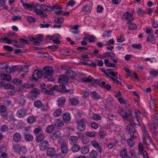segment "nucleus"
I'll return each mask as SVG.
<instances>
[{
    "mask_svg": "<svg viewBox=\"0 0 158 158\" xmlns=\"http://www.w3.org/2000/svg\"><path fill=\"white\" fill-rule=\"evenodd\" d=\"M43 73L45 75L44 78H46L50 81H52L54 80L53 77V68L49 66H44L43 68Z\"/></svg>",
    "mask_w": 158,
    "mask_h": 158,
    "instance_id": "f257e3e1",
    "label": "nucleus"
},
{
    "mask_svg": "<svg viewBox=\"0 0 158 158\" xmlns=\"http://www.w3.org/2000/svg\"><path fill=\"white\" fill-rule=\"evenodd\" d=\"M77 128L80 131H84L86 128L85 124L88 123L87 121L85 119H81L77 121Z\"/></svg>",
    "mask_w": 158,
    "mask_h": 158,
    "instance_id": "f03ea898",
    "label": "nucleus"
},
{
    "mask_svg": "<svg viewBox=\"0 0 158 158\" xmlns=\"http://www.w3.org/2000/svg\"><path fill=\"white\" fill-rule=\"evenodd\" d=\"M153 123L151 124L150 126L154 133V136H156L157 133L156 126H158V118L156 116L153 118Z\"/></svg>",
    "mask_w": 158,
    "mask_h": 158,
    "instance_id": "7ed1b4c3",
    "label": "nucleus"
},
{
    "mask_svg": "<svg viewBox=\"0 0 158 158\" xmlns=\"http://www.w3.org/2000/svg\"><path fill=\"white\" fill-rule=\"evenodd\" d=\"M43 75V71L42 70H34L32 75V78L33 80L37 81V80L40 78Z\"/></svg>",
    "mask_w": 158,
    "mask_h": 158,
    "instance_id": "20e7f679",
    "label": "nucleus"
},
{
    "mask_svg": "<svg viewBox=\"0 0 158 158\" xmlns=\"http://www.w3.org/2000/svg\"><path fill=\"white\" fill-rule=\"evenodd\" d=\"M143 142L147 145H149L150 143H152V140L149 135L147 131H145L143 134Z\"/></svg>",
    "mask_w": 158,
    "mask_h": 158,
    "instance_id": "39448f33",
    "label": "nucleus"
},
{
    "mask_svg": "<svg viewBox=\"0 0 158 158\" xmlns=\"http://www.w3.org/2000/svg\"><path fill=\"white\" fill-rule=\"evenodd\" d=\"M65 88V86L63 84L61 85L60 84L59 86L57 85H54V86L52 87V89L54 90H56L57 91L59 92H68L69 90L66 89H64Z\"/></svg>",
    "mask_w": 158,
    "mask_h": 158,
    "instance_id": "423d86ee",
    "label": "nucleus"
},
{
    "mask_svg": "<svg viewBox=\"0 0 158 158\" xmlns=\"http://www.w3.org/2000/svg\"><path fill=\"white\" fill-rule=\"evenodd\" d=\"M122 117L123 119L131 121L132 118V111L130 110L127 112H124V113H122Z\"/></svg>",
    "mask_w": 158,
    "mask_h": 158,
    "instance_id": "0eeeda50",
    "label": "nucleus"
},
{
    "mask_svg": "<svg viewBox=\"0 0 158 158\" xmlns=\"http://www.w3.org/2000/svg\"><path fill=\"white\" fill-rule=\"evenodd\" d=\"M49 146L48 142L47 140H44L41 142L40 144L39 148L42 151H44L48 149Z\"/></svg>",
    "mask_w": 158,
    "mask_h": 158,
    "instance_id": "6e6552de",
    "label": "nucleus"
},
{
    "mask_svg": "<svg viewBox=\"0 0 158 158\" xmlns=\"http://www.w3.org/2000/svg\"><path fill=\"white\" fill-rule=\"evenodd\" d=\"M46 85L44 84H43L40 85L42 89V92L45 93L47 94H53V90H54L52 89V87L50 88L49 89H47L44 88V86Z\"/></svg>",
    "mask_w": 158,
    "mask_h": 158,
    "instance_id": "1a4fd4ad",
    "label": "nucleus"
},
{
    "mask_svg": "<svg viewBox=\"0 0 158 158\" xmlns=\"http://www.w3.org/2000/svg\"><path fill=\"white\" fill-rule=\"evenodd\" d=\"M68 78L67 76L64 75H61L59 77L58 80L60 84H65L68 82Z\"/></svg>",
    "mask_w": 158,
    "mask_h": 158,
    "instance_id": "9d476101",
    "label": "nucleus"
},
{
    "mask_svg": "<svg viewBox=\"0 0 158 158\" xmlns=\"http://www.w3.org/2000/svg\"><path fill=\"white\" fill-rule=\"evenodd\" d=\"M126 131L129 134H134L136 132V130L132 125L128 124L126 128Z\"/></svg>",
    "mask_w": 158,
    "mask_h": 158,
    "instance_id": "9b49d317",
    "label": "nucleus"
},
{
    "mask_svg": "<svg viewBox=\"0 0 158 158\" xmlns=\"http://www.w3.org/2000/svg\"><path fill=\"white\" fill-rule=\"evenodd\" d=\"M27 67L24 66L23 67L20 66L19 65L13 66L12 67V72H15L16 71L19 72H24L23 70L26 69H27Z\"/></svg>",
    "mask_w": 158,
    "mask_h": 158,
    "instance_id": "f8f14e48",
    "label": "nucleus"
},
{
    "mask_svg": "<svg viewBox=\"0 0 158 158\" xmlns=\"http://www.w3.org/2000/svg\"><path fill=\"white\" fill-rule=\"evenodd\" d=\"M27 112L25 109L18 110L17 112V115L19 118H22L26 115Z\"/></svg>",
    "mask_w": 158,
    "mask_h": 158,
    "instance_id": "ddd939ff",
    "label": "nucleus"
},
{
    "mask_svg": "<svg viewBox=\"0 0 158 158\" xmlns=\"http://www.w3.org/2000/svg\"><path fill=\"white\" fill-rule=\"evenodd\" d=\"M66 100L64 97H61L57 101V105L59 107H62L65 104Z\"/></svg>",
    "mask_w": 158,
    "mask_h": 158,
    "instance_id": "4468645a",
    "label": "nucleus"
},
{
    "mask_svg": "<svg viewBox=\"0 0 158 158\" xmlns=\"http://www.w3.org/2000/svg\"><path fill=\"white\" fill-rule=\"evenodd\" d=\"M56 150L53 147H50L47 149V155L49 157L54 156L56 154Z\"/></svg>",
    "mask_w": 158,
    "mask_h": 158,
    "instance_id": "2eb2a0df",
    "label": "nucleus"
},
{
    "mask_svg": "<svg viewBox=\"0 0 158 158\" xmlns=\"http://www.w3.org/2000/svg\"><path fill=\"white\" fill-rule=\"evenodd\" d=\"M124 16L126 19L127 20V23H130L132 22L133 19H132V15L128 11L124 14Z\"/></svg>",
    "mask_w": 158,
    "mask_h": 158,
    "instance_id": "dca6fc26",
    "label": "nucleus"
},
{
    "mask_svg": "<svg viewBox=\"0 0 158 158\" xmlns=\"http://www.w3.org/2000/svg\"><path fill=\"white\" fill-rule=\"evenodd\" d=\"M13 138L15 142L18 143L21 140V135L19 133L16 132L13 135Z\"/></svg>",
    "mask_w": 158,
    "mask_h": 158,
    "instance_id": "f3484780",
    "label": "nucleus"
},
{
    "mask_svg": "<svg viewBox=\"0 0 158 158\" xmlns=\"http://www.w3.org/2000/svg\"><path fill=\"white\" fill-rule=\"evenodd\" d=\"M66 75L71 79H74L76 76L75 72L72 70H68L66 72Z\"/></svg>",
    "mask_w": 158,
    "mask_h": 158,
    "instance_id": "a211bd4d",
    "label": "nucleus"
},
{
    "mask_svg": "<svg viewBox=\"0 0 158 158\" xmlns=\"http://www.w3.org/2000/svg\"><path fill=\"white\" fill-rule=\"evenodd\" d=\"M54 39L53 40V42L55 44H59L60 43V41L59 40L60 35L57 33H55L53 35Z\"/></svg>",
    "mask_w": 158,
    "mask_h": 158,
    "instance_id": "6ab92c4d",
    "label": "nucleus"
},
{
    "mask_svg": "<svg viewBox=\"0 0 158 158\" xmlns=\"http://www.w3.org/2000/svg\"><path fill=\"white\" fill-rule=\"evenodd\" d=\"M17 100L19 104L21 106H24L26 102V100L23 96H19Z\"/></svg>",
    "mask_w": 158,
    "mask_h": 158,
    "instance_id": "aec40b11",
    "label": "nucleus"
},
{
    "mask_svg": "<svg viewBox=\"0 0 158 158\" xmlns=\"http://www.w3.org/2000/svg\"><path fill=\"white\" fill-rule=\"evenodd\" d=\"M62 118L65 122L69 121L71 119L70 115L69 113H65L63 114Z\"/></svg>",
    "mask_w": 158,
    "mask_h": 158,
    "instance_id": "412c9836",
    "label": "nucleus"
},
{
    "mask_svg": "<svg viewBox=\"0 0 158 158\" xmlns=\"http://www.w3.org/2000/svg\"><path fill=\"white\" fill-rule=\"evenodd\" d=\"M61 152L63 154H65L67 152L68 147L66 143H63L61 144Z\"/></svg>",
    "mask_w": 158,
    "mask_h": 158,
    "instance_id": "4be33fe9",
    "label": "nucleus"
},
{
    "mask_svg": "<svg viewBox=\"0 0 158 158\" xmlns=\"http://www.w3.org/2000/svg\"><path fill=\"white\" fill-rule=\"evenodd\" d=\"M78 140V137L77 136H72L69 137V141L71 144H74L77 143Z\"/></svg>",
    "mask_w": 158,
    "mask_h": 158,
    "instance_id": "5701e85b",
    "label": "nucleus"
},
{
    "mask_svg": "<svg viewBox=\"0 0 158 158\" xmlns=\"http://www.w3.org/2000/svg\"><path fill=\"white\" fill-rule=\"evenodd\" d=\"M44 138V134L43 133H41L36 136L35 139L37 142L39 143L43 140Z\"/></svg>",
    "mask_w": 158,
    "mask_h": 158,
    "instance_id": "b1692460",
    "label": "nucleus"
},
{
    "mask_svg": "<svg viewBox=\"0 0 158 158\" xmlns=\"http://www.w3.org/2000/svg\"><path fill=\"white\" fill-rule=\"evenodd\" d=\"M90 96L92 98L95 99H98L101 98V97L96 91H93L91 92Z\"/></svg>",
    "mask_w": 158,
    "mask_h": 158,
    "instance_id": "393cba45",
    "label": "nucleus"
},
{
    "mask_svg": "<svg viewBox=\"0 0 158 158\" xmlns=\"http://www.w3.org/2000/svg\"><path fill=\"white\" fill-rule=\"evenodd\" d=\"M25 139L28 142H32L34 139V137L32 135L30 134H26L25 136Z\"/></svg>",
    "mask_w": 158,
    "mask_h": 158,
    "instance_id": "a878e982",
    "label": "nucleus"
},
{
    "mask_svg": "<svg viewBox=\"0 0 158 158\" xmlns=\"http://www.w3.org/2000/svg\"><path fill=\"white\" fill-rule=\"evenodd\" d=\"M54 130V126L53 125H50L47 127L45 131L48 134L52 133Z\"/></svg>",
    "mask_w": 158,
    "mask_h": 158,
    "instance_id": "bb28decb",
    "label": "nucleus"
},
{
    "mask_svg": "<svg viewBox=\"0 0 158 158\" xmlns=\"http://www.w3.org/2000/svg\"><path fill=\"white\" fill-rule=\"evenodd\" d=\"M2 79L7 81H9L11 80V77L10 74H3L2 75Z\"/></svg>",
    "mask_w": 158,
    "mask_h": 158,
    "instance_id": "cd10ccee",
    "label": "nucleus"
},
{
    "mask_svg": "<svg viewBox=\"0 0 158 158\" xmlns=\"http://www.w3.org/2000/svg\"><path fill=\"white\" fill-rule=\"evenodd\" d=\"M41 7L43 10L45 11H51L52 10V6H48L44 4L41 5Z\"/></svg>",
    "mask_w": 158,
    "mask_h": 158,
    "instance_id": "c85d7f7f",
    "label": "nucleus"
},
{
    "mask_svg": "<svg viewBox=\"0 0 158 158\" xmlns=\"http://www.w3.org/2000/svg\"><path fill=\"white\" fill-rule=\"evenodd\" d=\"M36 117L33 116H30L27 118V121L29 123H33L36 121Z\"/></svg>",
    "mask_w": 158,
    "mask_h": 158,
    "instance_id": "c756f323",
    "label": "nucleus"
},
{
    "mask_svg": "<svg viewBox=\"0 0 158 158\" xmlns=\"http://www.w3.org/2000/svg\"><path fill=\"white\" fill-rule=\"evenodd\" d=\"M82 82H91L93 81V79L91 76L89 75L88 77H85L82 78L81 80Z\"/></svg>",
    "mask_w": 158,
    "mask_h": 158,
    "instance_id": "7c9ffc66",
    "label": "nucleus"
},
{
    "mask_svg": "<svg viewBox=\"0 0 158 158\" xmlns=\"http://www.w3.org/2000/svg\"><path fill=\"white\" fill-rule=\"evenodd\" d=\"M55 126L57 127H61L64 124V122L60 120H57L54 122Z\"/></svg>",
    "mask_w": 158,
    "mask_h": 158,
    "instance_id": "2f4dec72",
    "label": "nucleus"
},
{
    "mask_svg": "<svg viewBox=\"0 0 158 158\" xmlns=\"http://www.w3.org/2000/svg\"><path fill=\"white\" fill-rule=\"evenodd\" d=\"M22 81L18 78H14L13 79L11 82L16 85H19L22 83Z\"/></svg>",
    "mask_w": 158,
    "mask_h": 158,
    "instance_id": "473e14b6",
    "label": "nucleus"
},
{
    "mask_svg": "<svg viewBox=\"0 0 158 158\" xmlns=\"http://www.w3.org/2000/svg\"><path fill=\"white\" fill-rule=\"evenodd\" d=\"M89 151V148L87 146L83 147L81 149V152L83 154H87Z\"/></svg>",
    "mask_w": 158,
    "mask_h": 158,
    "instance_id": "72a5a7b5",
    "label": "nucleus"
},
{
    "mask_svg": "<svg viewBox=\"0 0 158 158\" xmlns=\"http://www.w3.org/2000/svg\"><path fill=\"white\" fill-rule=\"evenodd\" d=\"M62 113V110L60 108L56 109L53 113V116L57 117L60 116Z\"/></svg>",
    "mask_w": 158,
    "mask_h": 158,
    "instance_id": "f704fd0d",
    "label": "nucleus"
},
{
    "mask_svg": "<svg viewBox=\"0 0 158 158\" xmlns=\"http://www.w3.org/2000/svg\"><path fill=\"white\" fill-rule=\"evenodd\" d=\"M27 152V149L24 146H22L20 148L19 152L20 155H23L25 154Z\"/></svg>",
    "mask_w": 158,
    "mask_h": 158,
    "instance_id": "c9c22d12",
    "label": "nucleus"
},
{
    "mask_svg": "<svg viewBox=\"0 0 158 158\" xmlns=\"http://www.w3.org/2000/svg\"><path fill=\"white\" fill-rule=\"evenodd\" d=\"M78 102V100L75 98H71L69 100L70 103L72 105H76Z\"/></svg>",
    "mask_w": 158,
    "mask_h": 158,
    "instance_id": "e433bc0d",
    "label": "nucleus"
},
{
    "mask_svg": "<svg viewBox=\"0 0 158 158\" xmlns=\"http://www.w3.org/2000/svg\"><path fill=\"white\" fill-rule=\"evenodd\" d=\"M132 118V122L135 126H139L140 124L138 119L136 116H134Z\"/></svg>",
    "mask_w": 158,
    "mask_h": 158,
    "instance_id": "4c0bfd02",
    "label": "nucleus"
},
{
    "mask_svg": "<svg viewBox=\"0 0 158 158\" xmlns=\"http://www.w3.org/2000/svg\"><path fill=\"white\" fill-rule=\"evenodd\" d=\"M80 148V147L79 145L75 144L73 146L72 150L73 152H77L79 150Z\"/></svg>",
    "mask_w": 158,
    "mask_h": 158,
    "instance_id": "58836bf2",
    "label": "nucleus"
},
{
    "mask_svg": "<svg viewBox=\"0 0 158 158\" xmlns=\"http://www.w3.org/2000/svg\"><path fill=\"white\" fill-rule=\"evenodd\" d=\"M91 158H96L98 156L97 152L94 150H93L89 153Z\"/></svg>",
    "mask_w": 158,
    "mask_h": 158,
    "instance_id": "ea45409f",
    "label": "nucleus"
},
{
    "mask_svg": "<svg viewBox=\"0 0 158 158\" xmlns=\"http://www.w3.org/2000/svg\"><path fill=\"white\" fill-rule=\"evenodd\" d=\"M28 97L30 99L33 100L36 99V98L38 97V95L36 93H31L30 94L28 95Z\"/></svg>",
    "mask_w": 158,
    "mask_h": 158,
    "instance_id": "a19ab883",
    "label": "nucleus"
},
{
    "mask_svg": "<svg viewBox=\"0 0 158 158\" xmlns=\"http://www.w3.org/2000/svg\"><path fill=\"white\" fill-rule=\"evenodd\" d=\"M105 55H102V57L103 58L106 57V56H109L111 57H114L115 56V53L112 52H107L104 53Z\"/></svg>",
    "mask_w": 158,
    "mask_h": 158,
    "instance_id": "79ce46f5",
    "label": "nucleus"
},
{
    "mask_svg": "<svg viewBox=\"0 0 158 158\" xmlns=\"http://www.w3.org/2000/svg\"><path fill=\"white\" fill-rule=\"evenodd\" d=\"M55 22L58 23H61L64 21V19L62 17H57L54 19Z\"/></svg>",
    "mask_w": 158,
    "mask_h": 158,
    "instance_id": "37998d69",
    "label": "nucleus"
},
{
    "mask_svg": "<svg viewBox=\"0 0 158 158\" xmlns=\"http://www.w3.org/2000/svg\"><path fill=\"white\" fill-rule=\"evenodd\" d=\"M8 121L11 123H13L15 121V118L12 113L9 115L7 118Z\"/></svg>",
    "mask_w": 158,
    "mask_h": 158,
    "instance_id": "c03bdc74",
    "label": "nucleus"
},
{
    "mask_svg": "<svg viewBox=\"0 0 158 158\" xmlns=\"http://www.w3.org/2000/svg\"><path fill=\"white\" fill-rule=\"evenodd\" d=\"M34 104L36 108H40L42 106V104L40 101L37 100L34 102Z\"/></svg>",
    "mask_w": 158,
    "mask_h": 158,
    "instance_id": "a18cd8bd",
    "label": "nucleus"
},
{
    "mask_svg": "<svg viewBox=\"0 0 158 158\" xmlns=\"http://www.w3.org/2000/svg\"><path fill=\"white\" fill-rule=\"evenodd\" d=\"M127 144L130 147H131L133 146L134 144L135 143L133 141V139H131V138H130L127 140Z\"/></svg>",
    "mask_w": 158,
    "mask_h": 158,
    "instance_id": "49530a36",
    "label": "nucleus"
},
{
    "mask_svg": "<svg viewBox=\"0 0 158 158\" xmlns=\"http://www.w3.org/2000/svg\"><path fill=\"white\" fill-rule=\"evenodd\" d=\"M147 40L148 42L153 43L155 42V39L153 35H150L148 36Z\"/></svg>",
    "mask_w": 158,
    "mask_h": 158,
    "instance_id": "de8ad7c7",
    "label": "nucleus"
},
{
    "mask_svg": "<svg viewBox=\"0 0 158 158\" xmlns=\"http://www.w3.org/2000/svg\"><path fill=\"white\" fill-rule=\"evenodd\" d=\"M120 155L122 157L125 158L127 155V152L126 149H123L120 151Z\"/></svg>",
    "mask_w": 158,
    "mask_h": 158,
    "instance_id": "09e8293b",
    "label": "nucleus"
},
{
    "mask_svg": "<svg viewBox=\"0 0 158 158\" xmlns=\"http://www.w3.org/2000/svg\"><path fill=\"white\" fill-rule=\"evenodd\" d=\"M4 87L6 89H13L15 88L14 86L10 83H7L4 85Z\"/></svg>",
    "mask_w": 158,
    "mask_h": 158,
    "instance_id": "8fccbe9b",
    "label": "nucleus"
},
{
    "mask_svg": "<svg viewBox=\"0 0 158 158\" xmlns=\"http://www.w3.org/2000/svg\"><path fill=\"white\" fill-rule=\"evenodd\" d=\"M149 73L151 76L154 77L158 76V71L152 70L150 71Z\"/></svg>",
    "mask_w": 158,
    "mask_h": 158,
    "instance_id": "3c124183",
    "label": "nucleus"
},
{
    "mask_svg": "<svg viewBox=\"0 0 158 158\" xmlns=\"http://www.w3.org/2000/svg\"><path fill=\"white\" fill-rule=\"evenodd\" d=\"M156 106V104L154 102V100H151L149 104V106L150 108L153 110H154Z\"/></svg>",
    "mask_w": 158,
    "mask_h": 158,
    "instance_id": "603ef678",
    "label": "nucleus"
},
{
    "mask_svg": "<svg viewBox=\"0 0 158 158\" xmlns=\"http://www.w3.org/2000/svg\"><path fill=\"white\" fill-rule=\"evenodd\" d=\"M10 113V112H9L2 113H1V116L3 119H6L7 118Z\"/></svg>",
    "mask_w": 158,
    "mask_h": 158,
    "instance_id": "864d4df0",
    "label": "nucleus"
},
{
    "mask_svg": "<svg viewBox=\"0 0 158 158\" xmlns=\"http://www.w3.org/2000/svg\"><path fill=\"white\" fill-rule=\"evenodd\" d=\"M42 106L41 110L42 111H47L48 110L49 107L48 106L47 104L42 105Z\"/></svg>",
    "mask_w": 158,
    "mask_h": 158,
    "instance_id": "5fc2aeb1",
    "label": "nucleus"
},
{
    "mask_svg": "<svg viewBox=\"0 0 158 158\" xmlns=\"http://www.w3.org/2000/svg\"><path fill=\"white\" fill-rule=\"evenodd\" d=\"M19 147V145L16 144L13 146V149L15 152H18Z\"/></svg>",
    "mask_w": 158,
    "mask_h": 158,
    "instance_id": "6e6d98bb",
    "label": "nucleus"
},
{
    "mask_svg": "<svg viewBox=\"0 0 158 158\" xmlns=\"http://www.w3.org/2000/svg\"><path fill=\"white\" fill-rule=\"evenodd\" d=\"M87 136L90 137H96V132H92L90 131H89L86 133Z\"/></svg>",
    "mask_w": 158,
    "mask_h": 158,
    "instance_id": "4d7b16f0",
    "label": "nucleus"
},
{
    "mask_svg": "<svg viewBox=\"0 0 158 158\" xmlns=\"http://www.w3.org/2000/svg\"><path fill=\"white\" fill-rule=\"evenodd\" d=\"M90 10V7L87 5L83 7L82 10L83 12L86 13L89 11Z\"/></svg>",
    "mask_w": 158,
    "mask_h": 158,
    "instance_id": "13d9d810",
    "label": "nucleus"
},
{
    "mask_svg": "<svg viewBox=\"0 0 158 158\" xmlns=\"http://www.w3.org/2000/svg\"><path fill=\"white\" fill-rule=\"evenodd\" d=\"M92 118L94 120H100L101 118V117L98 114H95L92 117Z\"/></svg>",
    "mask_w": 158,
    "mask_h": 158,
    "instance_id": "bf43d9fd",
    "label": "nucleus"
},
{
    "mask_svg": "<svg viewBox=\"0 0 158 158\" xmlns=\"http://www.w3.org/2000/svg\"><path fill=\"white\" fill-rule=\"evenodd\" d=\"M88 39H87V41L90 42H92L94 41V40L96 39V38L93 35H88Z\"/></svg>",
    "mask_w": 158,
    "mask_h": 158,
    "instance_id": "052dcab7",
    "label": "nucleus"
},
{
    "mask_svg": "<svg viewBox=\"0 0 158 158\" xmlns=\"http://www.w3.org/2000/svg\"><path fill=\"white\" fill-rule=\"evenodd\" d=\"M111 31L110 30L104 32V34L102 35L103 37L106 36L109 37L111 35Z\"/></svg>",
    "mask_w": 158,
    "mask_h": 158,
    "instance_id": "680f3d73",
    "label": "nucleus"
},
{
    "mask_svg": "<svg viewBox=\"0 0 158 158\" xmlns=\"http://www.w3.org/2000/svg\"><path fill=\"white\" fill-rule=\"evenodd\" d=\"M23 6L26 9H31L33 7L32 5L26 3H23Z\"/></svg>",
    "mask_w": 158,
    "mask_h": 158,
    "instance_id": "e2e57ef3",
    "label": "nucleus"
},
{
    "mask_svg": "<svg viewBox=\"0 0 158 158\" xmlns=\"http://www.w3.org/2000/svg\"><path fill=\"white\" fill-rule=\"evenodd\" d=\"M7 51L11 52L13 51V48L12 47L8 45H5L3 47Z\"/></svg>",
    "mask_w": 158,
    "mask_h": 158,
    "instance_id": "0e129e2a",
    "label": "nucleus"
},
{
    "mask_svg": "<svg viewBox=\"0 0 158 158\" xmlns=\"http://www.w3.org/2000/svg\"><path fill=\"white\" fill-rule=\"evenodd\" d=\"M41 127H39L35 128L34 131L33 132L35 134H38L39 133L42 129Z\"/></svg>",
    "mask_w": 158,
    "mask_h": 158,
    "instance_id": "69168bd1",
    "label": "nucleus"
},
{
    "mask_svg": "<svg viewBox=\"0 0 158 158\" xmlns=\"http://www.w3.org/2000/svg\"><path fill=\"white\" fill-rule=\"evenodd\" d=\"M27 20L29 22H35L36 21V19L33 17L29 16L27 17Z\"/></svg>",
    "mask_w": 158,
    "mask_h": 158,
    "instance_id": "338daca9",
    "label": "nucleus"
},
{
    "mask_svg": "<svg viewBox=\"0 0 158 158\" xmlns=\"http://www.w3.org/2000/svg\"><path fill=\"white\" fill-rule=\"evenodd\" d=\"M141 154H142L144 158H148V155L147 152L145 150H143V151L140 152Z\"/></svg>",
    "mask_w": 158,
    "mask_h": 158,
    "instance_id": "774afa93",
    "label": "nucleus"
}]
</instances>
